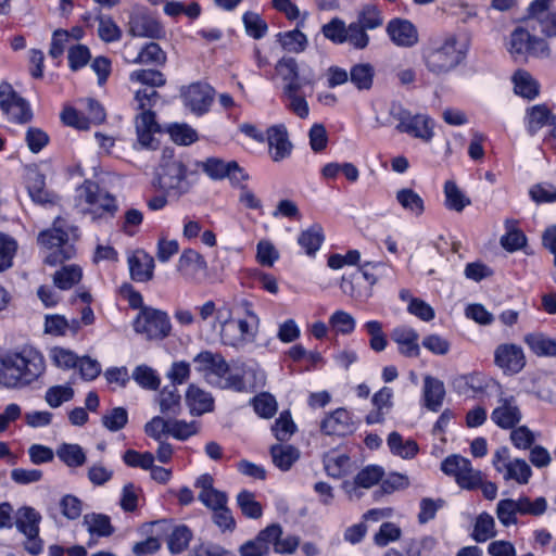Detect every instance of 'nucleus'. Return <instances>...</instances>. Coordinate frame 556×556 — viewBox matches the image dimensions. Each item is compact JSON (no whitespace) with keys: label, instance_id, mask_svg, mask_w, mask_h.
<instances>
[{"label":"nucleus","instance_id":"nucleus-1","mask_svg":"<svg viewBox=\"0 0 556 556\" xmlns=\"http://www.w3.org/2000/svg\"><path fill=\"white\" fill-rule=\"evenodd\" d=\"M47 370L43 354L31 345L0 355V386L22 390L40 381Z\"/></svg>","mask_w":556,"mask_h":556},{"label":"nucleus","instance_id":"nucleus-2","mask_svg":"<svg viewBox=\"0 0 556 556\" xmlns=\"http://www.w3.org/2000/svg\"><path fill=\"white\" fill-rule=\"evenodd\" d=\"M276 75L282 83L281 101L299 118L309 115L306 98L313 93L316 76L312 68L301 73L298 61L292 56L281 58L275 65Z\"/></svg>","mask_w":556,"mask_h":556},{"label":"nucleus","instance_id":"nucleus-3","mask_svg":"<svg viewBox=\"0 0 556 556\" xmlns=\"http://www.w3.org/2000/svg\"><path fill=\"white\" fill-rule=\"evenodd\" d=\"M467 55V46L450 34L429 41L421 50L422 62L428 72L435 76L451 73L459 66Z\"/></svg>","mask_w":556,"mask_h":556},{"label":"nucleus","instance_id":"nucleus-4","mask_svg":"<svg viewBox=\"0 0 556 556\" xmlns=\"http://www.w3.org/2000/svg\"><path fill=\"white\" fill-rule=\"evenodd\" d=\"M194 368L211 386L231 389L237 392L245 390L243 378L232 374L226 359L219 353L202 351L193 357Z\"/></svg>","mask_w":556,"mask_h":556},{"label":"nucleus","instance_id":"nucleus-5","mask_svg":"<svg viewBox=\"0 0 556 556\" xmlns=\"http://www.w3.org/2000/svg\"><path fill=\"white\" fill-rule=\"evenodd\" d=\"M76 193V205L92 220L112 218L117 211L115 197L94 181L86 180Z\"/></svg>","mask_w":556,"mask_h":556},{"label":"nucleus","instance_id":"nucleus-6","mask_svg":"<svg viewBox=\"0 0 556 556\" xmlns=\"http://www.w3.org/2000/svg\"><path fill=\"white\" fill-rule=\"evenodd\" d=\"M153 186L165 195L178 200L188 193L192 187L188 179V168L180 159L163 154L160 172L153 180Z\"/></svg>","mask_w":556,"mask_h":556},{"label":"nucleus","instance_id":"nucleus-7","mask_svg":"<svg viewBox=\"0 0 556 556\" xmlns=\"http://www.w3.org/2000/svg\"><path fill=\"white\" fill-rule=\"evenodd\" d=\"M530 28L527 25L519 26L509 36L506 47L516 61H527L529 58L544 59L551 54L546 40L532 35Z\"/></svg>","mask_w":556,"mask_h":556},{"label":"nucleus","instance_id":"nucleus-8","mask_svg":"<svg viewBox=\"0 0 556 556\" xmlns=\"http://www.w3.org/2000/svg\"><path fill=\"white\" fill-rule=\"evenodd\" d=\"M241 305L245 309L247 318L233 320L227 317L220 321V338L226 345L238 348L245 342L253 341L256 336L258 317L252 312L248 301L243 300Z\"/></svg>","mask_w":556,"mask_h":556},{"label":"nucleus","instance_id":"nucleus-9","mask_svg":"<svg viewBox=\"0 0 556 556\" xmlns=\"http://www.w3.org/2000/svg\"><path fill=\"white\" fill-rule=\"evenodd\" d=\"M64 220L56 218L51 229L43 230L38 236V242L48 250L45 263L55 266L74 255V248L68 244V233L64 229Z\"/></svg>","mask_w":556,"mask_h":556},{"label":"nucleus","instance_id":"nucleus-10","mask_svg":"<svg viewBox=\"0 0 556 556\" xmlns=\"http://www.w3.org/2000/svg\"><path fill=\"white\" fill-rule=\"evenodd\" d=\"M134 330L146 340L159 341L167 338L172 331V323L166 312L154 307H141L132 321Z\"/></svg>","mask_w":556,"mask_h":556},{"label":"nucleus","instance_id":"nucleus-11","mask_svg":"<svg viewBox=\"0 0 556 556\" xmlns=\"http://www.w3.org/2000/svg\"><path fill=\"white\" fill-rule=\"evenodd\" d=\"M390 116L397 122L396 129L400 132L408 134L426 142L433 137V123L424 114L412 115L400 103H392L390 106Z\"/></svg>","mask_w":556,"mask_h":556},{"label":"nucleus","instance_id":"nucleus-12","mask_svg":"<svg viewBox=\"0 0 556 556\" xmlns=\"http://www.w3.org/2000/svg\"><path fill=\"white\" fill-rule=\"evenodd\" d=\"M492 464L505 481H514L523 485L528 484L532 477L530 465L522 458H511L506 446H502L494 452Z\"/></svg>","mask_w":556,"mask_h":556},{"label":"nucleus","instance_id":"nucleus-13","mask_svg":"<svg viewBox=\"0 0 556 556\" xmlns=\"http://www.w3.org/2000/svg\"><path fill=\"white\" fill-rule=\"evenodd\" d=\"M128 34L132 37L163 39L166 30L163 24L147 8H135L128 17Z\"/></svg>","mask_w":556,"mask_h":556},{"label":"nucleus","instance_id":"nucleus-14","mask_svg":"<svg viewBox=\"0 0 556 556\" xmlns=\"http://www.w3.org/2000/svg\"><path fill=\"white\" fill-rule=\"evenodd\" d=\"M0 110L12 123L26 124L33 118L29 103L8 83L0 84Z\"/></svg>","mask_w":556,"mask_h":556},{"label":"nucleus","instance_id":"nucleus-15","mask_svg":"<svg viewBox=\"0 0 556 556\" xmlns=\"http://www.w3.org/2000/svg\"><path fill=\"white\" fill-rule=\"evenodd\" d=\"M214 94V89L204 83H193L180 90L184 105L197 116L208 112Z\"/></svg>","mask_w":556,"mask_h":556},{"label":"nucleus","instance_id":"nucleus-16","mask_svg":"<svg viewBox=\"0 0 556 556\" xmlns=\"http://www.w3.org/2000/svg\"><path fill=\"white\" fill-rule=\"evenodd\" d=\"M160 94L152 89H140L135 93L137 110L141 113L136 118V130L160 131L155 114L151 109L157 103Z\"/></svg>","mask_w":556,"mask_h":556},{"label":"nucleus","instance_id":"nucleus-17","mask_svg":"<svg viewBox=\"0 0 556 556\" xmlns=\"http://www.w3.org/2000/svg\"><path fill=\"white\" fill-rule=\"evenodd\" d=\"M494 364L506 375L520 372L526 365L521 346L514 343L500 344L494 351Z\"/></svg>","mask_w":556,"mask_h":556},{"label":"nucleus","instance_id":"nucleus-18","mask_svg":"<svg viewBox=\"0 0 556 556\" xmlns=\"http://www.w3.org/2000/svg\"><path fill=\"white\" fill-rule=\"evenodd\" d=\"M384 471L382 467L369 465L357 472L353 480H345L341 488L350 500L359 498L363 493L359 489H370L382 480Z\"/></svg>","mask_w":556,"mask_h":556},{"label":"nucleus","instance_id":"nucleus-19","mask_svg":"<svg viewBox=\"0 0 556 556\" xmlns=\"http://www.w3.org/2000/svg\"><path fill=\"white\" fill-rule=\"evenodd\" d=\"M386 30L390 40L397 47L410 48L419 40L416 26L405 18L391 20L387 24Z\"/></svg>","mask_w":556,"mask_h":556},{"label":"nucleus","instance_id":"nucleus-20","mask_svg":"<svg viewBox=\"0 0 556 556\" xmlns=\"http://www.w3.org/2000/svg\"><path fill=\"white\" fill-rule=\"evenodd\" d=\"M521 412L514 396H501L491 413L492 421L502 429H511L521 420Z\"/></svg>","mask_w":556,"mask_h":556},{"label":"nucleus","instance_id":"nucleus-21","mask_svg":"<svg viewBox=\"0 0 556 556\" xmlns=\"http://www.w3.org/2000/svg\"><path fill=\"white\" fill-rule=\"evenodd\" d=\"M267 142L274 162L282 161L291 154L292 143L283 125H275L268 128Z\"/></svg>","mask_w":556,"mask_h":556},{"label":"nucleus","instance_id":"nucleus-22","mask_svg":"<svg viewBox=\"0 0 556 556\" xmlns=\"http://www.w3.org/2000/svg\"><path fill=\"white\" fill-rule=\"evenodd\" d=\"M186 404L191 415L201 416L213 410L214 399L210 392L191 383L186 392Z\"/></svg>","mask_w":556,"mask_h":556},{"label":"nucleus","instance_id":"nucleus-23","mask_svg":"<svg viewBox=\"0 0 556 556\" xmlns=\"http://www.w3.org/2000/svg\"><path fill=\"white\" fill-rule=\"evenodd\" d=\"M391 338L399 345V351L404 356L417 357L419 355V336L413 328L406 326L396 327L393 329Z\"/></svg>","mask_w":556,"mask_h":556},{"label":"nucleus","instance_id":"nucleus-24","mask_svg":"<svg viewBox=\"0 0 556 556\" xmlns=\"http://www.w3.org/2000/svg\"><path fill=\"white\" fill-rule=\"evenodd\" d=\"M206 269L204 257L192 249H186L177 262V270L187 279H194L200 273Z\"/></svg>","mask_w":556,"mask_h":556},{"label":"nucleus","instance_id":"nucleus-25","mask_svg":"<svg viewBox=\"0 0 556 556\" xmlns=\"http://www.w3.org/2000/svg\"><path fill=\"white\" fill-rule=\"evenodd\" d=\"M321 431L328 435H344L352 431L350 414L344 408H338L327 416L320 425Z\"/></svg>","mask_w":556,"mask_h":556},{"label":"nucleus","instance_id":"nucleus-26","mask_svg":"<svg viewBox=\"0 0 556 556\" xmlns=\"http://www.w3.org/2000/svg\"><path fill=\"white\" fill-rule=\"evenodd\" d=\"M40 514L33 507H21L15 514V523L17 530L25 536H38Z\"/></svg>","mask_w":556,"mask_h":556},{"label":"nucleus","instance_id":"nucleus-27","mask_svg":"<svg viewBox=\"0 0 556 556\" xmlns=\"http://www.w3.org/2000/svg\"><path fill=\"white\" fill-rule=\"evenodd\" d=\"M445 396V388L441 380L432 376H426L424 379V401L425 406L438 412L442 406Z\"/></svg>","mask_w":556,"mask_h":556},{"label":"nucleus","instance_id":"nucleus-28","mask_svg":"<svg viewBox=\"0 0 556 556\" xmlns=\"http://www.w3.org/2000/svg\"><path fill=\"white\" fill-rule=\"evenodd\" d=\"M130 276L135 281L147 282L153 277L154 260L147 253L132 255L128 260Z\"/></svg>","mask_w":556,"mask_h":556},{"label":"nucleus","instance_id":"nucleus-29","mask_svg":"<svg viewBox=\"0 0 556 556\" xmlns=\"http://www.w3.org/2000/svg\"><path fill=\"white\" fill-rule=\"evenodd\" d=\"M387 444L393 455L403 459L414 458L419 451L416 441L412 439L404 440L396 431H393L388 435Z\"/></svg>","mask_w":556,"mask_h":556},{"label":"nucleus","instance_id":"nucleus-30","mask_svg":"<svg viewBox=\"0 0 556 556\" xmlns=\"http://www.w3.org/2000/svg\"><path fill=\"white\" fill-rule=\"evenodd\" d=\"M270 455L277 468L288 471L300 458V451L292 445L275 444L270 447Z\"/></svg>","mask_w":556,"mask_h":556},{"label":"nucleus","instance_id":"nucleus-31","mask_svg":"<svg viewBox=\"0 0 556 556\" xmlns=\"http://www.w3.org/2000/svg\"><path fill=\"white\" fill-rule=\"evenodd\" d=\"M527 128L531 135H534L541 128L554 123V116L549 109L544 104L533 105L527 111Z\"/></svg>","mask_w":556,"mask_h":556},{"label":"nucleus","instance_id":"nucleus-32","mask_svg":"<svg viewBox=\"0 0 556 556\" xmlns=\"http://www.w3.org/2000/svg\"><path fill=\"white\" fill-rule=\"evenodd\" d=\"M161 413L167 416H176L181 412V396L175 386L165 387L159 394Z\"/></svg>","mask_w":556,"mask_h":556},{"label":"nucleus","instance_id":"nucleus-33","mask_svg":"<svg viewBox=\"0 0 556 556\" xmlns=\"http://www.w3.org/2000/svg\"><path fill=\"white\" fill-rule=\"evenodd\" d=\"M324 468L329 477L341 478L350 472L351 459L346 454L329 453L324 457Z\"/></svg>","mask_w":556,"mask_h":556},{"label":"nucleus","instance_id":"nucleus-34","mask_svg":"<svg viewBox=\"0 0 556 556\" xmlns=\"http://www.w3.org/2000/svg\"><path fill=\"white\" fill-rule=\"evenodd\" d=\"M55 453L59 459L68 467H81L87 459L83 447L75 443H62Z\"/></svg>","mask_w":556,"mask_h":556},{"label":"nucleus","instance_id":"nucleus-35","mask_svg":"<svg viewBox=\"0 0 556 556\" xmlns=\"http://www.w3.org/2000/svg\"><path fill=\"white\" fill-rule=\"evenodd\" d=\"M444 195L446 208L455 212H462L471 204L470 199L458 188L455 181L447 180L444 184Z\"/></svg>","mask_w":556,"mask_h":556},{"label":"nucleus","instance_id":"nucleus-36","mask_svg":"<svg viewBox=\"0 0 556 556\" xmlns=\"http://www.w3.org/2000/svg\"><path fill=\"white\" fill-rule=\"evenodd\" d=\"M396 201L403 210L420 216L425 212V202L422 198L410 188H403L396 191Z\"/></svg>","mask_w":556,"mask_h":556},{"label":"nucleus","instance_id":"nucleus-37","mask_svg":"<svg viewBox=\"0 0 556 556\" xmlns=\"http://www.w3.org/2000/svg\"><path fill=\"white\" fill-rule=\"evenodd\" d=\"M83 277V270L78 265H65L53 275V283L61 290H68L77 285Z\"/></svg>","mask_w":556,"mask_h":556},{"label":"nucleus","instance_id":"nucleus-38","mask_svg":"<svg viewBox=\"0 0 556 556\" xmlns=\"http://www.w3.org/2000/svg\"><path fill=\"white\" fill-rule=\"evenodd\" d=\"M513 81L517 94L530 100L539 94V84L528 72L517 71L513 76Z\"/></svg>","mask_w":556,"mask_h":556},{"label":"nucleus","instance_id":"nucleus-39","mask_svg":"<svg viewBox=\"0 0 556 556\" xmlns=\"http://www.w3.org/2000/svg\"><path fill=\"white\" fill-rule=\"evenodd\" d=\"M84 526L91 535L109 536L114 532L111 520L103 514H87L84 516Z\"/></svg>","mask_w":556,"mask_h":556},{"label":"nucleus","instance_id":"nucleus-40","mask_svg":"<svg viewBox=\"0 0 556 556\" xmlns=\"http://www.w3.org/2000/svg\"><path fill=\"white\" fill-rule=\"evenodd\" d=\"M525 342L536 355L552 356L556 353V342L544 333H529L525 336Z\"/></svg>","mask_w":556,"mask_h":556},{"label":"nucleus","instance_id":"nucleus-41","mask_svg":"<svg viewBox=\"0 0 556 556\" xmlns=\"http://www.w3.org/2000/svg\"><path fill=\"white\" fill-rule=\"evenodd\" d=\"M375 68L369 63H359L352 66L350 80L358 90H369L372 86Z\"/></svg>","mask_w":556,"mask_h":556},{"label":"nucleus","instance_id":"nucleus-42","mask_svg":"<svg viewBox=\"0 0 556 556\" xmlns=\"http://www.w3.org/2000/svg\"><path fill=\"white\" fill-rule=\"evenodd\" d=\"M132 61L140 64H153L162 66L166 63L167 56L165 51L156 42H148L142 46L137 53V59Z\"/></svg>","mask_w":556,"mask_h":556},{"label":"nucleus","instance_id":"nucleus-43","mask_svg":"<svg viewBox=\"0 0 556 556\" xmlns=\"http://www.w3.org/2000/svg\"><path fill=\"white\" fill-rule=\"evenodd\" d=\"M496 535L494 518L488 514L482 513L476 518L472 531V539L478 543H483L489 539Z\"/></svg>","mask_w":556,"mask_h":556},{"label":"nucleus","instance_id":"nucleus-44","mask_svg":"<svg viewBox=\"0 0 556 556\" xmlns=\"http://www.w3.org/2000/svg\"><path fill=\"white\" fill-rule=\"evenodd\" d=\"M324 241L323 228L319 225H313L301 232L298 242L305 250L306 254L314 255L319 250Z\"/></svg>","mask_w":556,"mask_h":556},{"label":"nucleus","instance_id":"nucleus-45","mask_svg":"<svg viewBox=\"0 0 556 556\" xmlns=\"http://www.w3.org/2000/svg\"><path fill=\"white\" fill-rule=\"evenodd\" d=\"M505 227L507 232L501 238L502 247L509 252L523 248L527 239L525 233L516 227V222L506 220Z\"/></svg>","mask_w":556,"mask_h":556},{"label":"nucleus","instance_id":"nucleus-46","mask_svg":"<svg viewBox=\"0 0 556 556\" xmlns=\"http://www.w3.org/2000/svg\"><path fill=\"white\" fill-rule=\"evenodd\" d=\"M278 41L286 51L293 53L304 51L307 46L306 36L299 29L279 33Z\"/></svg>","mask_w":556,"mask_h":556},{"label":"nucleus","instance_id":"nucleus-47","mask_svg":"<svg viewBox=\"0 0 556 556\" xmlns=\"http://www.w3.org/2000/svg\"><path fill=\"white\" fill-rule=\"evenodd\" d=\"M96 21L98 22L97 34L102 41L109 43L121 39L122 30L111 16L99 15Z\"/></svg>","mask_w":556,"mask_h":556},{"label":"nucleus","instance_id":"nucleus-48","mask_svg":"<svg viewBox=\"0 0 556 556\" xmlns=\"http://www.w3.org/2000/svg\"><path fill=\"white\" fill-rule=\"evenodd\" d=\"M191 539L192 532L187 526L181 525L175 527L167 540L170 553L179 554L184 552L188 547Z\"/></svg>","mask_w":556,"mask_h":556},{"label":"nucleus","instance_id":"nucleus-49","mask_svg":"<svg viewBox=\"0 0 556 556\" xmlns=\"http://www.w3.org/2000/svg\"><path fill=\"white\" fill-rule=\"evenodd\" d=\"M237 504L242 514L251 519H258L263 515L262 505L255 500L252 492L243 490L237 495Z\"/></svg>","mask_w":556,"mask_h":556},{"label":"nucleus","instance_id":"nucleus-50","mask_svg":"<svg viewBox=\"0 0 556 556\" xmlns=\"http://www.w3.org/2000/svg\"><path fill=\"white\" fill-rule=\"evenodd\" d=\"M131 377L141 388L148 390H156L161 383L156 371L147 365L137 366Z\"/></svg>","mask_w":556,"mask_h":556},{"label":"nucleus","instance_id":"nucleus-51","mask_svg":"<svg viewBox=\"0 0 556 556\" xmlns=\"http://www.w3.org/2000/svg\"><path fill=\"white\" fill-rule=\"evenodd\" d=\"M242 22L247 34L254 39H261L267 34V24L256 12H245Z\"/></svg>","mask_w":556,"mask_h":556},{"label":"nucleus","instance_id":"nucleus-52","mask_svg":"<svg viewBox=\"0 0 556 556\" xmlns=\"http://www.w3.org/2000/svg\"><path fill=\"white\" fill-rule=\"evenodd\" d=\"M129 79L146 86L149 89L154 90L155 87H162L166 84L164 74L156 70H137L130 73Z\"/></svg>","mask_w":556,"mask_h":556},{"label":"nucleus","instance_id":"nucleus-53","mask_svg":"<svg viewBox=\"0 0 556 556\" xmlns=\"http://www.w3.org/2000/svg\"><path fill=\"white\" fill-rule=\"evenodd\" d=\"M16 251L17 242L12 237L0 232V273L12 267Z\"/></svg>","mask_w":556,"mask_h":556},{"label":"nucleus","instance_id":"nucleus-54","mask_svg":"<svg viewBox=\"0 0 556 556\" xmlns=\"http://www.w3.org/2000/svg\"><path fill=\"white\" fill-rule=\"evenodd\" d=\"M74 396V390L68 384H59L50 387L45 394V400L47 404L56 408L61 406L63 403L68 402Z\"/></svg>","mask_w":556,"mask_h":556},{"label":"nucleus","instance_id":"nucleus-55","mask_svg":"<svg viewBox=\"0 0 556 556\" xmlns=\"http://www.w3.org/2000/svg\"><path fill=\"white\" fill-rule=\"evenodd\" d=\"M199 431L198 421H186L169 418V435L176 440L185 441L197 434Z\"/></svg>","mask_w":556,"mask_h":556},{"label":"nucleus","instance_id":"nucleus-56","mask_svg":"<svg viewBox=\"0 0 556 556\" xmlns=\"http://www.w3.org/2000/svg\"><path fill=\"white\" fill-rule=\"evenodd\" d=\"M549 0H535L529 8V16L526 20V25L535 29L536 24L541 25L543 21L549 17L554 12L548 10Z\"/></svg>","mask_w":556,"mask_h":556},{"label":"nucleus","instance_id":"nucleus-57","mask_svg":"<svg viewBox=\"0 0 556 556\" xmlns=\"http://www.w3.org/2000/svg\"><path fill=\"white\" fill-rule=\"evenodd\" d=\"M172 140L181 146H189L198 140L197 131L188 124H173L168 127Z\"/></svg>","mask_w":556,"mask_h":556},{"label":"nucleus","instance_id":"nucleus-58","mask_svg":"<svg viewBox=\"0 0 556 556\" xmlns=\"http://www.w3.org/2000/svg\"><path fill=\"white\" fill-rule=\"evenodd\" d=\"M515 506L517 514L540 516L545 513L547 503L544 497H538L531 502L529 497L522 496L515 500Z\"/></svg>","mask_w":556,"mask_h":556},{"label":"nucleus","instance_id":"nucleus-59","mask_svg":"<svg viewBox=\"0 0 556 556\" xmlns=\"http://www.w3.org/2000/svg\"><path fill=\"white\" fill-rule=\"evenodd\" d=\"M329 325L338 333L350 334L354 331L356 321L350 313L339 309L330 316Z\"/></svg>","mask_w":556,"mask_h":556},{"label":"nucleus","instance_id":"nucleus-60","mask_svg":"<svg viewBox=\"0 0 556 556\" xmlns=\"http://www.w3.org/2000/svg\"><path fill=\"white\" fill-rule=\"evenodd\" d=\"M361 285V276L353 275L351 279L345 277L342 278L340 288L342 292L353 299L363 300L367 299L371 295L369 287H359Z\"/></svg>","mask_w":556,"mask_h":556},{"label":"nucleus","instance_id":"nucleus-61","mask_svg":"<svg viewBox=\"0 0 556 556\" xmlns=\"http://www.w3.org/2000/svg\"><path fill=\"white\" fill-rule=\"evenodd\" d=\"M123 462L128 467L148 470L154 464V456L150 452L141 453L136 450H127L123 454Z\"/></svg>","mask_w":556,"mask_h":556},{"label":"nucleus","instance_id":"nucleus-62","mask_svg":"<svg viewBox=\"0 0 556 556\" xmlns=\"http://www.w3.org/2000/svg\"><path fill=\"white\" fill-rule=\"evenodd\" d=\"M255 413L262 418H271L277 412L276 399L269 393H261L252 400Z\"/></svg>","mask_w":556,"mask_h":556},{"label":"nucleus","instance_id":"nucleus-63","mask_svg":"<svg viewBox=\"0 0 556 556\" xmlns=\"http://www.w3.org/2000/svg\"><path fill=\"white\" fill-rule=\"evenodd\" d=\"M370 337L369 346L375 352H382L388 344L387 337L382 331V324L378 320H370L364 325Z\"/></svg>","mask_w":556,"mask_h":556},{"label":"nucleus","instance_id":"nucleus-64","mask_svg":"<svg viewBox=\"0 0 556 556\" xmlns=\"http://www.w3.org/2000/svg\"><path fill=\"white\" fill-rule=\"evenodd\" d=\"M345 42H349L355 49L362 50L368 46L369 36L362 24L354 22L346 26Z\"/></svg>","mask_w":556,"mask_h":556}]
</instances>
